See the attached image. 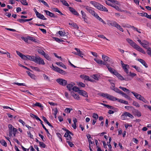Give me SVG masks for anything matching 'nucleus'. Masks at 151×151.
<instances>
[{
    "label": "nucleus",
    "mask_w": 151,
    "mask_h": 151,
    "mask_svg": "<svg viewBox=\"0 0 151 151\" xmlns=\"http://www.w3.org/2000/svg\"><path fill=\"white\" fill-rule=\"evenodd\" d=\"M72 90L75 91L76 92H78L79 93V92L80 91H81V90H79V88L77 87L76 86H74L72 88Z\"/></svg>",
    "instance_id": "nucleus-41"
},
{
    "label": "nucleus",
    "mask_w": 151,
    "mask_h": 151,
    "mask_svg": "<svg viewBox=\"0 0 151 151\" xmlns=\"http://www.w3.org/2000/svg\"><path fill=\"white\" fill-rule=\"evenodd\" d=\"M121 94L125 98H126L127 99H129L130 98V97L129 96H128L127 95V94H125V93H124L123 92V93H122V94Z\"/></svg>",
    "instance_id": "nucleus-55"
},
{
    "label": "nucleus",
    "mask_w": 151,
    "mask_h": 151,
    "mask_svg": "<svg viewBox=\"0 0 151 151\" xmlns=\"http://www.w3.org/2000/svg\"><path fill=\"white\" fill-rule=\"evenodd\" d=\"M8 127L9 130V135L10 136H12V129L14 128L12 125L11 124H9Z\"/></svg>",
    "instance_id": "nucleus-26"
},
{
    "label": "nucleus",
    "mask_w": 151,
    "mask_h": 151,
    "mask_svg": "<svg viewBox=\"0 0 151 151\" xmlns=\"http://www.w3.org/2000/svg\"><path fill=\"white\" fill-rule=\"evenodd\" d=\"M72 135H73V134L71 133L68 130H67V132H66L65 134L64 137H65L66 138L69 136V137H70V134Z\"/></svg>",
    "instance_id": "nucleus-23"
},
{
    "label": "nucleus",
    "mask_w": 151,
    "mask_h": 151,
    "mask_svg": "<svg viewBox=\"0 0 151 151\" xmlns=\"http://www.w3.org/2000/svg\"><path fill=\"white\" fill-rule=\"evenodd\" d=\"M91 4L93 5L98 9L105 12H108V9L102 5L95 1H91L90 2Z\"/></svg>",
    "instance_id": "nucleus-2"
},
{
    "label": "nucleus",
    "mask_w": 151,
    "mask_h": 151,
    "mask_svg": "<svg viewBox=\"0 0 151 151\" xmlns=\"http://www.w3.org/2000/svg\"><path fill=\"white\" fill-rule=\"evenodd\" d=\"M114 75H115L117 78L121 81H123L124 80H126L118 72L116 71L114 69Z\"/></svg>",
    "instance_id": "nucleus-8"
},
{
    "label": "nucleus",
    "mask_w": 151,
    "mask_h": 151,
    "mask_svg": "<svg viewBox=\"0 0 151 151\" xmlns=\"http://www.w3.org/2000/svg\"><path fill=\"white\" fill-rule=\"evenodd\" d=\"M139 101H142L145 104H149V102L142 96Z\"/></svg>",
    "instance_id": "nucleus-37"
},
{
    "label": "nucleus",
    "mask_w": 151,
    "mask_h": 151,
    "mask_svg": "<svg viewBox=\"0 0 151 151\" xmlns=\"http://www.w3.org/2000/svg\"><path fill=\"white\" fill-rule=\"evenodd\" d=\"M55 63L57 65H59L65 69L67 68L66 66L61 62H56Z\"/></svg>",
    "instance_id": "nucleus-24"
},
{
    "label": "nucleus",
    "mask_w": 151,
    "mask_h": 151,
    "mask_svg": "<svg viewBox=\"0 0 151 151\" xmlns=\"http://www.w3.org/2000/svg\"><path fill=\"white\" fill-rule=\"evenodd\" d=\"M137 60L142 63L145 68L148 67V65L144 60L140 58L137 59Z\"/></svg>",
    "instance_id": "nucleus-17"
},
{
    "label": "nucleus",
    "mask_w": 151,
    "mask_h": 151,
    "mask_svg": "<svg viewBox=\"0 0 151 151\" xmlns=\"http://www.w3.org/2000/svg\"><path fill=\"white\" fill-rule=\"evenodd\" d=\"M141 45L147 50L146 52L147 54L151 57V47H148L149 46V42L146 40H143L142 41Z\"/></svg>",
    "instance_id": "nucleus-3"
},
{
    "label": "nucleus",
    "mask_w": 151,
    "mask_h": 151,
    "mask_svg": "<svg viewBox=\"0 0 151 151\" xmlns=\"http://www.w3.org/2000/svg\"><path fill=\"white\" fill-rule=\"evenodd\" d=\"M100 95L101 96L106 98L110 100H113V97L112 96L108 94L107 93H102Z\"/></svg>",
    "instance_id": "nucleus-9"
},
{
    "label": "nucleus",
    "mask_w": 151,
    "mask_h": 151,
    "mask_svg": "<svg viewBox=\"0 0 151 151\" xmlns=\"http://www.w3.org/2000/svg\"><path fill=\"white\" fill-rule=\"evenodd\" d=\"M34 62L39 65H44L45 64L43 60L40 57H35Z\"/></svg>",
    "instance_id": "nucleus-5"
},
{
    "label": "nucleus",
    "mask_w": 151,
    "mask_h": 151,
    "mask_svg": "<svg viewBox=\"0 0 151 151\" xmlns=\"http://www.w3.org/2000/svg\"><path fill=\"white\" fill-rule=\"evenodd\" d=\"M73 110L72 108H66L65 110L64 111L66 113H68L70 112V111Z\"/></svg>",
    "instance_id": "nucleus-46"
},
{
    "label": "nucleus",
    "mask_w": 151,
    "mask_h": 151,
    "mask_svg": "<svg viewBox=\"0 0 151 151\" xmlns=\"http://www.w3.org/2000/svg\"><path fill=\"white\" fill-rule=\"evenodd\" d=\"M132 67L135 68L137 72H141L142 70L139 67L134 65H132Z\"/></svg>",
    "instance_id": "nucleus-34"
},
{
    "label": "nucleus",
    "mask_w": 151,
    "mask_h": 151,
    "mask_svg": "<svg viewBox=\"0 0 151 151\" xmlns=\"http://www.w3.org/2000/svg\"><path fill=\"white\" fill-rule=\"evenodd\" d=\"M135 114L138 117H140L141 116V113L138 110H137V111H136Z\"/></svg>",
    "instance_id": "nucleus-58"
},
{
    "label": "nucleus",
    "mask_w": 151,
    "mask_h": 151,
    "mask_svg": "<svg viewBox=\"0 0 151 151\" xmlns=\"http://www.w3.org/2000/svg\"><path fill=\"white\" fill-rule=\"evenodd\" d=\"M72 96L75 99H76L77 100H79V99L80 97L79 95L78 94L73 93L72 94Z\"/></svg>",
    "instance_id": "nucleus-39"
},
{
    "label": "nucleus",
    "mask_w": 151,
    "mask_h": 151,
    "mask_svg": "<svg viewBox=\"0 0 151 151\" xmlns=\"http://www.w3.org/2000/svg\"><path fill=\"white\" fill-rule=\"evenodd\" d=\"M27 134L29 137H30L31 139H33V135L30 132H27Z\"/></svg>",
    "instance_id": "nucleus-62"
},
{
    "label": "nucleus",
    "mask_w": 151,
    "mask_h": 151,
    "mask_svg": "<svg viewBox=\"0 0 151 151\" xmlns=\"http://www.w3.org/2000/svg\"><path fill=\"white\" fill-rule=\"evenodd\" d=\"M66 142L70 147H73V146H74V145L72 142L69 141H67Z\"/></svg>",
    "instance_id": "nucleus-61"
},
{
    "label": "nucleus",
    "mask_w": 151,
    "mask_h": 151,
    "mask_svg": "<svg viewBox=\"0 0 151 151\" xmlns=\"http://www.w3.org/2000/svg\"><path fill=\"white\" fill-rule=\"evenodd\" d=\"M93 78L96 80H98L99 79V76L98 74H94L93 76Z\"/></svg>",
    "instance_id": "nucleus-53"
},
{
    "label": "nucleus",
    "mask_w": 151,
    "mask_h": 151,
    "mask_svg": "<svg viewBox=\"0 0 151 151\" xmlns=\"http://www.w3.org/2000/svg\"><path fill=\"white\" fill-rule=\"evenodd\" d=\"M127 118L126 116L125 115L124 113H123L121 116V119L122 120L126 119Z\"/></svg>",
    "instance_id": "nucleus-60"
},
{
    "label": "nucleus",
    "mask_w": 151,
    "mask_h": 151,
    "mask_svg": "<svg viewBox=\"0 0 151 151\" xmlns=\"http://www.w3.org/2000/svg\"><path fill=\"white\" fill-rule=\"evenodd\" d=\"M21 3L24 5H28V4L26 0H22L20 1Z\"/></svg>",
    "instance_id": "nucleus-49"
},
{
    "label": "nucleus",
    "mask_w": 151,
    "mask_h": 151,
    "mask_svg": "<svg viewBox=\"0 0 151 151\" xmlns=\"http://www.w3.org/2000/svg\"><path fill=\"white\" fill-rule=\"evenodd\" d=\"M81 77L83 79L86 80H88L90 81H93V80L91 78L85 75H82L81 76Z\"/></svg>",
    "instance_id": "nucleus-13"
},
{
    "label": "nucleus",
    "mask_w": 151,
    "mask_h": 151,
    "mask_svg": "<svg viewBox=\"0 0 151 151\" xmlns=\"http://www.w3.org/2000/svg\"><path fill=\"white\" fill-rule=\"evenodd\" d=\"M131 92L133 94L134 96L137 99L140 100V99L141 98V97L142 96L141 95L134 91H132Z\"/></svg>",
    "instance_id": "nucleus-16"
},
{
    "label": "nucleus",
    "mask_w": 151,
    "mask_h": 151,
    "mask_svg": "<svg viewBox=\"0 0 151 151\" xmlns=\"http://www.w3.org/2000/svg\"><path fill=\"white\" fill-rule=\"evenodd\" d=\"M114 8L116 9L117 10L120 11V12H122L124 11V10H122L119 6H116V5H114Z\"/></svg>",
    "instance_id": "nucleus-56"
},
{
    "label": "nucleus",
    "mask_w": 151,
    "mask_h": 151,
    "mask_svg": "<svg viewBox=\"0 0 151 151\" xmlns=\"http://www.w3.org/2000/svg\"><path fill=\"white\" fill-rule=\"evenodd\" d=\"M78 86H80L82 87H84L85 86V84L84 83H83L82 82H79L78 83Z\"/></svg>",
    "instance_id": "nucleus-64"
},
{
    "label": "nucleus",
    "mask_w": 151,
    "mask_h": 151,
    "mask_svg": "<svg viewBox=\"0 0 151 151\" xmlns=\"http://www.w3.org/2000/svg\"><path fill=\"white\" fill-rule=\"evenodd\" d=\"M37 106L41 108L42 109L43 108V106L42 105V104L39 102H36L35 104H32V106Z\"/></svg>",
    "instance_id": "nucleus-21"
},
{
    "label": "nucleus",
    "mask_w": 151,
    "mask_h": 151,
    "mask_svg": "<svg viewBox=\"0 0 151 151\" xmlns=\"http://www.w3.org/2000/svg\"><path fill=\"white\" fill-rule=\"evenodd\" d=\"M60 1L64 5L68 6L69 5L67 2L65 0H60Z\"/></svg>",
    "instance_id": "nucleus-36"
},
{
    "label": "nucleus",
    "mask_w": 151,
    "mask_h": 151,
    "mask_svg": "<svg viewBox=\"0 0 151 151\" xmlns=\"http://www.w3.org/2000/svg\"><path fill=\"white\" fill-rule=\"evenodd\" d=\"M106 67L110 73L112 74H113V70L112 68L111 67L109 66V65H106Z\"/></svg>",
    "instance_id": "nucleus-48"
},
{
    "label": "nucleus",
    "mask_w": 151,
    "mask_h": 151,
    "mask_svg": "<svg viewBox=\"0 0 151 151\" xmlns=\"http://www.w3.org/2000/svg\"><path fill=\"white\" fill-rule=\"evenodd\" d=\"M1 145L5 147L7 146V143L5 142V141L4 140H2L1 142H0Z\"/></svg>",
    "instance_id": "nucleus-54"
},
{
    "label": "nucleus",
    "mask_w": 151,
    "mask_h": 151,
    "mask_svg": "<svg viewBox=\"0 0 151 151\" xmlns=\"http://www.w3.org/2000/svg\"><path fill=\"white\" fill-rule=\"evenodd\" d=\"M58 34L61 36L65 35V32H63L62 31H59L58 32Z\"/></svg>",
    "instance_id": "nucleus-63"
},
{
    "label": "nucleus",
    "mask_w": 151,
    "mask_h": 151,
    "mask_svg": "<svg viewBox=\"0 0 151 151\" xmlns=\"http://www.w3.org/2000/svg\"><path fill=\"white\" fill-rule=\"evenodd\" d=\"M43 55L47 60L49 61H51V57L47 54L45 53Z\"/></svg>",
    "instance_id": "nucleus-31"
},
{
    "label": "nucleus",
    "mask_w": 151,
    "mask_h": 151,
    "mask_svg": "<svg viewBox=\"0 0 151 151\" xmlns=\"http://www.w3.org/2000/svg\"><path fill=\"white\" fill-rule=\"evenodd\" d=\"M85 9L93 16L95 17L97 14L93 10V8L88 6H84Z\"/></svg>",
    "instance_id": "nucleus-4"
},
{
    "label": "nucleus",
    "mask_w": 151,
    "mask_h": 151,
    "mask_svg": "<svg viewBox=\"0 0 151 151\" xmlns=\"http://www.w3.org/2000/svg\"><path fill=\"white\" fill-rule=\"evenodd\" d=\"M106 3L107 5L113 7V3L112 0L110 1H106Z\"/></svg>",
    "instance_id": "nucleus-33"
},
{
    "label": "nucleus",
    "mask_w": 151,
    "mask_h": 151,
    "mask_svg": "<svg viewBox=\"0 0 151 151\" xmlns=\"http://www.w3.org/2000/svg\"><path fill=\"white\" fill-rule=\"evenodd\" d=\"M26 73L32 78L35 79V76L34 74H32L29 71H27Z\"/></svg>",
    "instance_id": "nucleus-30"
},
{
    "label": "nucleus",
    "mask_w": 151,
    "mask_h": 151,
    "mask_svg": "<svg viewBox=\"0 0 151 151\" xmlns=\"http://www.w3.org/2000/svg\"><path fill=\"white\" fill-rule=\"evenodd\" d=\"M79 93L81 95H82L86 97H88V95L87 93L85 91L83 90H81L79 92Z\"/></svg>",
    "instance_id": "nucleus-19"
},
{
    "label": "nucleus",
    "mask_w": 151,
    "mask_h": 151,
    "mask_svg": "<svg viewBox=\"0 0 151 151\" xmlns=\"http://www.w3.org/2000/svg\"><path fill=\"white\" fill-rule=\"evenodd\" d=\"M75 85V83L73 82H71L70 83L68 84L67 86V89L70 91H71L72 90V88L73 86Z\"/></svg>",
    "instance_id": "nucleus-14"
},
{
    "label": "nucleus",
    "mask_w": 151,
    "mask_h": 151,
    "mask_svg": "<svg viewBox=\"0 0 151 151\" xmlns=\"http://www.w3.org/2000/svg\"><path fill=\"white\" fill-rule=\"evenodd\" d=\"M69 24L71 26V27H73L74 28L76 29H78V27L77 25L75 23H69Z\"/></svg>",
    "instance_id": "nucleus-28"
},
{
    "label": "nucleus",
    "mask_w": 151,
    "mask_h": 151,
    "mask_svg": "<svg viewBox=\"0 0 151 151\" xmlns=\"http://www.w3.org/2000/svg\"><path fill=\"white\" fill-rule=\"evenodd\" d=\"M13 84H16L18 86H26L24 83H14Z\"/></svg>",
    "instance_id": "nucleus-57"
},
{
    "label": "nucleus",
    "mask_w": 151,
    "mask_h": 151,
    "mask_svg": "<svg viewBox=\"0 0 151 151\" xmlns=\"http://www.w3.org/2000/svg\"><path fill=\"white\" fill-rule=\"evenodd\" d=\"M124 113L125 114V115L126 116V117L127 116H128V117H129L131 119L133 118H134L132 114H131L130 113H129L128 112H125Z\"/></svg>",
    "instance_id": "nucleus-35"
},
{
    "label": "nucleus",
    "mask_w": 151,
    "mask_h": 151,
    "mask_svg": "<svg viewBox=\"0 0 151 151\" xmlns=\"http://www.w3.org/2000/svg\"><path fill=\"white\" fill-rule=\"evenodd\" d=\"M93 117L95 119V120H96L98 118V115L97 114L94 113L93 114Z\"/></svg>",
    "instance_id": "nucleus-59"
},
{
    "label": "nucleus",
    "mask_w": 151,
    "mask_h": 151,
    "mask_svg": "<svg viewBox=\"0 0 151 151\" xmlns=\"http://www.w3.org/2000/svg\"><path fill=\"white\" fill-rule=\"evenodd\" d=\"M69 10L74 15L78 16L79 14L73 8L70 7H69Z\"/></svg>",
    "instance_id": "nucleus-11"
},
{
    "label": "nucleus",
    "mask_w": 151,
    "mask_h": 151,
    "mask_svg": "<svg viewBox=\"0 0 151 151\" xmlns=\"http://www.w3.org/2000/svg\"><path fill=\"white\" fill-rule=\"evenodd\" d=\"M37 51L38 53L41 55H43L45 53L44 51L41 49H37Z\"/></svg>",
    "instance_id": "nucleus-44"
},
{
    "label": "nucleus",
    "mask_w": 151,
    "mask_h": 151,
    "mask_svg": "<svg viewBox=\"0 0 151 151\" xmlns=\"http://www.w3.org/2000/svg\"><path fill=\"white\" fill-rule=\"evenodd\" d=\"M74 34L77 37H80L82 36V33L79 30H78L76 32H74Z\"/></svg>",
    "instance_id": "nucleus-22"
},
{
    "label": "nucleus",
    "mask_w": 151,
    "mask_h": 151,
    "mask_svg": "<svg viewBox=\"0 0 151 151\" xmlns=\"http://www.w3.org/2000/svg\"><path fill=\"white\" fill-rule=\"evenodd\" d=\"M94 17H95L98 20H99L101 22L103 23L104 24H106L105 22L99 16L98 14H96V16Z\"/></svg>",
    "instance_id": "nucleus-27"
},
{
    "label": "nucleus",
    "mask_w": 151,
    "mask_h": 151,
    "mask_svg": "<svg viewBox=\"0 0 151 151\" xmlns=\"http://www.w3.org/2000/svg\"><path fill=\"white\" fill-rule=\"evenodd\" d=\"M30 68L36 71L40 72V69L38 67L31 66Z\"/></svg>",
    "instance_id": "nucleus-43"
},
{
    "label": "nucleus",
    "mask_w": 151,
    "mask_h": 151,
    "mask_svg": "<svg viewBox=\"0 0 151 151\" xmlns=\"http://www.w3.org/2000/svg\"><path fill=\"white\" fill-rule=\"evenodd\" d=\"M42 119L44 121V122L46 123L47 124H48L49 126L51 127H53V126L50 124L49 122L47 120L46 118L44 116H43Z\"/></svg>",
    "instance_id": "nucleus-25"
},
{
    "label": "nucleus",
    "mask_w": 151,
    "mask_h": 151,
    "mask_svg": "<svg viewBox=\"0 0 151 151\" xmlns=\"http://www.w3.org/2000/svg\"><path fill=\"white\" fill-rule=\"evenodd\" d=\"M129 65L127 64H126L122 66V67L123 69L124 70V72L127 74H128L129 73L128 68H129Z\"/></svg>",
    "instance_id": "nucleus-20"
},
{
    "label": "nucleus",
    "mask_w": 151,
    "mask_h": 151,
    "mask_svg": "<svg viewBox=\"0 0 151 151\" xmlns=\"http://www.w3.org/2000/svg\"><path fill=\"white\" fill-rule=\"evenodd\" d=\"M56 81L59 84L63 86H65L67 83L66 80L62 78H58L56 80Z\"/></svg>",
    "instance_id": "nucleus-7"
},
{
    "label": "nucleus",
    "mask_w": 151,
    "mask_h": 151,
    "mask_svg": "<svg viewBox=\"0 0 151 151\" xmlns=\"http://www.w3.org/2000/svg\"><path fill=\"white\" fill-rule=\"evenodd\" d=\"M38 1H39L40 2H41L45 6L48 7H49V6L48 4H47V3L44 0H38Z\"/></svg>",
    "instance_id": "nucleus-38"
},
{
    "label": "nucleus",
    "mask_w": 151,
    "mask_h": 151,
    "mask_svg": "<svg viewBox=\"0 0 151 151\" xmlns=\"http://www.w3.org/2000/svg\"><path fill=\"white\" fill-rule=\"evenodd\" d=\"M114 91H115L116 92L119 93L120 94H122V93H123V92L121 91L119 89L117 88H115L114 86Z\"/></svg>",
    "instance_id": "nucleus-40"
},
{
    "label": "nucleus",
    "mask_w": 151,
    "mask_h": 151,
    "mask_svg": "<svg viewBox=\"0 0 151 151\" xmlns=\"http://www.w3.org/2000/svg\"><path fill=\"white\" fill-rule=\"evenodd\" d=\"M27 60L28 59L34 62L35 57L27 55Z\"/></svg>",
    "instance_id": "nucleus-32"
},
{
    "label": "nucleus",
    "mask_w": 151,
    "mask_h": 151,
    "mask_svg": "<svg viewBox=\"0 0 151 151\" xmlns=\"http://www.w3.org/2000/svg\"><path fill=\"white\" fill-rule=\"evenodd\" d=\"M56 135L57 137L59 138L60 141L61 142H62V136L61 134L60 133H56Z\"/></svg>",
    "instance_id": "nucleus-51"
},
{
    "label": "nucleus",
    "mask_w": 151,
    "mask_h": 151,
    "mask_svg": "<svg viewBox=\"0 0 151 151\" xmlns=\"http://www.w3.org/2000/svg\"><path fill=\"white\" fill-rule=\"evenodd\" d=\"M102 59L105 61H109V58L108 56L104 55H102Z\"/></svg>",
    "instance_id": "nucleus-29"
},
{
    "label": "nucleus",
    "mask_w": 151,
    "mask_h": 151,
    "mask_svg": "<svg viewBox=\"0 0 151 151\" xmlns=\"http://www.w3.org/2000/svg\"><path fill=\"white\" fill-rule=\"evenodd\" d=\"M52 68L53 70L61 74L64 75L66 73V72L65 71L60 69L57 67L54 66L53 65H52Z\"/></svg>",
    "instance_id": "nucleus-6"
},
{
    "label": "nucleus",
    "mask_w": 151,
    "mask_h": 151,
    "mask_svg": "<svg viewBox=\"0 0 151 151\" xmlns=\"http://www.w3.org/2000/svg\"><path fill=\"white\" fill-rule=\"evenodd\" d=\"M94 60L96 63L99 64H101V63H102V60L97 58H94Z\"/></svg>",
    "instance_id": "nucleus-42"
},
{
    "label": "nucleus",
    "mask_w": 151,
    "mask_h": 151,
    "mask_svg": "<svg viewBox=\"0 0 151 151\" xmlns=\"http://www.w3.org/2000/svg\"><path fill=\"white\" fill-rule=\"evenodd\" d=\"M44 11L46 13V14L47 15L49 16L50 17H57V15H55L54 14L50 12L49 11L47 10H45Z\"/></svg>",
    "instance_id": "nucleus-10"
},
{
    "label": "nucleus",
    "mask_w": 151,
    "mask_h": 151,
    "mask_svg": "<svg viewBox=\"0 0 151 151\" xmlns=\"http://www.w3.org/2000/svg\"><path fill=\"white\" fill-rule=\"evenodd\" d=\"M75 50L77 51V55H78L79 56L82 57H83V54L82 53V52L79 49L75 48Z\"/></svg>",
    "instance_id": "nucleus-18"
},
{
    "label": "nucleus",
    "mask_w": 151,
    "mask_h": 151,
    "mask_svg": "<svg viewBox=\"0 0 151 151\" xmlns=\"http://www.w3.org/2000/svg\"><path fill=\"white\" fill-rule=\"evenodd\" d=\"M40 146V147L45 148L46 147V145L43 142H39Z\"/></svg>",
    "instance_id": "nucleus-52"
},
{
    "label": "nucleus",
    "mask_w": 151,
    "mask_h": 151,
    "mask_svg": "<svg viewBox=\"0 0 151 151\" xmlns=\"http://www.w3.org/2000/svg\"><path fill=\"white\" fill-rule=\"evenodd\" d=\"M17 131V129L15 128H13L12 130V134H14V136H15Z\"/></svg>",
    "instance_id": "nucleus-50"
},
{
    "label": "nucleus",
    "mask_w": 151,
    "mask_h": 151,
    "mask_svg": "<svg viewBox=\"0 0 151 151\" xmlns=\"http://www.w3.org/2000/svg\"><path fill=\"white\" fill-rule=\"evenodd\" d=\"M133 104L137 108H139L140 107V105L136 101H133Z\"/></svg>",
    "instance_id": "nucleus-47"
},
{
    "label": "nucleus",
    "mask_w": 151,
    "mask_h": 151,
    "mask_svg": "<svg viewBox=\"0 0 151 151\" xmlns=\"http://www.w3.org/2000/svg\"><path fill=\"white\" fill-rule=\"evenodd\" d=\"M141 14L140 16L142 17H146L147 18H148V17H149V15H148L147 13L145 12H143L141 13H140Z\"/></svg>",
    "instance_id": "nucleus-45"
},
{
    "label": "nucleus",
    "mask_w": 151,
    "mask_h": 151,
    "mask_svg": "<svg viewBox=\"0 0 151 151\" xmlns=\"http://www.w3.org/2000/svg\"><path fill=\"white\" fill-rule=\"evenodd\" d=\"M36 16L38 18L44 20H46L47 18H45L44 16L42 14L38 12L36 14Z\"/></svg>",
    "instance_id": "nucleus-15"
},
{
    "label": "nucleus",
    "mask_w": 151,
    "mask_h": 151,
    "mask_svg": "<svg viewBox=\"0 0 151 151\" xmlns=\"http://www.w3.org/2000/svg\"><path fill=\"white\" fill-rule=\"evenodd\" d=\"M127 42L132 47L143 54H145L146 52L141 47L139 46L136 44L132 40L129 38L126 39Z\"/></svg>",
    "instance_id": "nucleus-1"
},
{
    "label": "nucleus",
    "mask_w": 151,
    "mask_h": 151,
    "mask_svg": "<svg viewBox=\"0 0 151 151\" xmlns=\"http://www.w3.org/2000/svg\"><path fill=\"white\" fill-rule=\"evenodd\" d=\"M114 27L122 32L124 31L123 28L116 22H114Z\"/></svg>",
    "instance_id": "nucleus-12"
}]
</instances>
